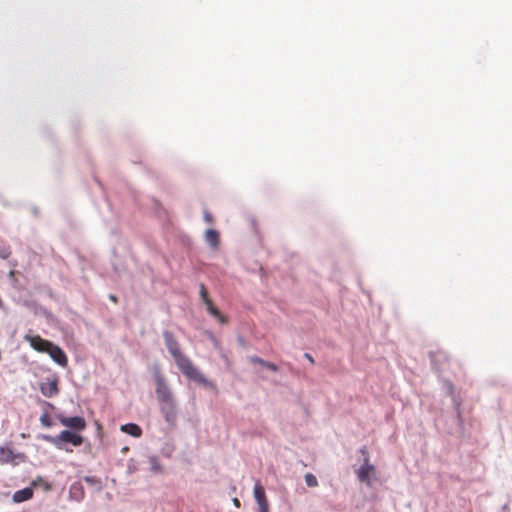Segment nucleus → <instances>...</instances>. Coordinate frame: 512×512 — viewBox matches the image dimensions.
<instances>
[{
	"label": "nucleus",
	"instance_id": "nucleus-1",
	"mask_svg": "<svg viewBox=\"0 0 512 512\" xmlns=\"http://www.w3.org/2000/svg\"><path fill=\"white\" fill-rule=\"evenodd\" d=\"M163 338L167 350L173 357L177 367L183 373V375L201 385L210 386L211 383L193 365L192 361L181 352L180 345L175 339L174 335L170 331H164Z\"/></svg>",
	"mask_w": 512,
	"mask_h": 512
},
{
	"label": "nucleus",
	"instance_id": "nucleus-2",
	"mask_svg": "<svg viewBox=\"0 0 512 512\" xmlns=\"http://www.w3.org/2000/svg\"><path fill=\"white\" fill-rule=\"evenodd\" d=\"M155 392L158 401L163 405L162 410L165 411L166 418L169 420V414L174 413L175 401L173 395L166 383V379L159 368L154 370Z\"/></svg>",
	"mask_w": 512,
	"mask_h": 512
},
{
	"label": "nucleus",
	"instance_id": "nucleus-3",
	"mask_svg": "<svg viewBox=\"0 0 512 512\" xmlns=\"http://www.w3.org/2000/svg\"><path fill=\"white\" fill-rule=\"evenodd\" d=\"M44 439L53 444L58 449H63V443H71L73 446H80L83 443V437L75 432L63 430L57 436H44Z\"/></svg>",
	"mask_w": 512,
	"mask_h": 512
},
{
	"label": "nucleus",
	"instance_id": "nucleus-4",
	"mask_svg": "<svg viewBox=\"0 0 512 512\" xmlns=\"http://www.w3.org/2000/svg\"><path fill=\"white\" fill-rule=\"evenodd\" d=\"M254 498L258 506V512H269V502L264 487L257 482L253 490Z\"/></svg>",
	"mask_w": 512,
	"mask_h": 512
},
{
	"label": "nucleus",
	"instance_id": "nucleus-5",
	"mask_svg": "<svg viewBox=\"0 0 512 512\" xmlns=\"http://www.w3.org/2000/svg\"><path fill=\"white\" fill-rule=\"evenodd\" d=\"M375 466L370 463L369 457L364 459V463L360 466V468L356 471L358 480L360 482L366 483L368 486L371 485L370 477L375 473Z\"/></svg>",
	"mask_w": 512,
	"mask_h": 512
},
{
	"label": "nucleus",
	"instance_id": "nucleus-6",
	"mask_svg": "<svg viewBox=\"0 0 512 512\" xmlns=\"http://www.w3.org/2000/svg\"><path fill=\"white\" fill-rule=\"evenodd\" d=\"M58 419L63 426L73 429L75 431H79V432L85 430L86 426H87L85 419L80 416H74V417L58 416Z\"/></svg>",
	"mask_w": 512,
	"mask_h": 512
},
{
	"label": "nucleus",
	"instance_id": "nucleus-7",
	"mask_svg": "<svg viewBox=\"0 0 512 512\" xmlns=\"http://www.w3.org/2000/svg\"><path fill=\"white\" fill-rule=\"evenodd\" d=\"M24 339L27 342H29L31 347L38 352L46 353V351H48L50 345L52 344V342H50L46 339H43L39 335L32 336V335L27 334L24 336Z\"/></svg>",
	"mask_w": 512,
	"mask_h": 512
},
{
	"label": "nucleus",
	"instance_id": "nucleus-8",
	"mask_svg": "<svg viewBox=\"0 0 512 512\" xmlns=\"http://www.w3.org/2000/svg\"><path fill=\"white\" fill-rule=\"evenodd\" d=\"M50 355V357L60 366L66 367L68 364V359L64 351L57 345L53 343L50 345L48 351H46Z\"/></svg>",
	"mask_w": 512,
	"mask_h": 512
},
{
	"label": "nucleus",
	"instance_id": "nucleus-9",
	"mask_svg": "<svg viewBox=\"0 0 512 512\" xmlns=\"http://www.w3.org/2000/svg\"><path fill=\"white\" fill-rule=\"evenodd\" d=\"M40 391L41 393L47 397L52 398L59 393L58 380L55 378L53 380H47L45 382L40 383Z\"/></svg>",
	"mask_w": 512,
	"mask_h": 512
},
{
	"label": "nucleus",
	"instance_id": "nucleus-10",
	"mask_svg": "<svg viewBox=\"0 0 512 512\" xmlns=\"http://www.w3.org/2000/svg\"><path fill=\"white\" fill-rule=\"evenodd\" d=\"M206 306L207 311L214 316L221 324H226L228 319L224 315L220 313V311L215 307L214 303L211 299L203 302Z\"/></svg>",
	"mask_w": 512,
	"mask_h": 512
},
{
	"label": "nucleus",
	"instance_id": "nucleus-11",
	"mask_svg": "<svg viewBox=\"0 0 512 512\" xmlns=\"http://www.w3.org/2000/svg\"><path fill=\"white\" fill-rule=\"evenodd\" d=\"M33 497V490L31 488H24L16 491L13 494V501L16 503H21L27 501Z\"/></svg>",
	"mask_w": 512,
	"mask_h": 512
},
{
	"label": "nucleus",
	"instance_id": "nucleus-12",
	"mask_svg": "<svg viewBox=\"0 0 512 512\" xmlns=\"http://www.w3.org/2000/svg\"><path fill=\"white\" fill-rule=\"evenodd\" d=\"M120 429L122 432L129 434L135 438H139L142 435L141 427L134 423H128V424L122 425Z\"/></svg>",
	"mask_w": 512,
	"mask_h": 512
},
{
	"label": "nucleus",
	"instance_id": "nucleus-13",
	"mask_svg": "<svg viewBox=\"0 0 512 512\" xmlns=\"http://www.w3.org/2000/svg\"><path fill=\"white\" fill-rule=\"evenodd\" d=\"M15 459L13 451L8 447H0V462L10 463Z\"/></svg>",
	"mask_w": 512,
	"mask_h": 512
},
{
	"label": "nucleus",
	"instance_id": "nucleus-14",
	"mask_svg": "<svg viewBox=\"0 0 512 512\" xmlns=\"http://www.w3.org/2000/svg\"><path fill=\"white\" fill-rule=\"evenodd\" d=\"M206 241L213 247L217 248L219 244V233L214 229H208L205 234Z\"/></svg>",
	"mask_w": 512,
	"mask_h": 512
},
{
	"label": "nucleus",
	"instance_id": "nucleus-15",
	"mask_svg": "<svg viewBox=\"0 0 512 512\" xmlns=\"http://www.w3.org/2000/svg\"><path fill=\"white\" fill-rule=\"evenodd\" d=\"M305 482H306V485L308 487H316V486H318L317 478L312 473H307L305 475Z\"/></svg>",
	"mask_w": 512,
	"mask_h": 512
},
{
	"label": "nucleus",
	"instance_id": "nucleus-16",
	"mask_svg": "<svg viewBox=\"0 0 512 512\" xmlns=\"http://www.w3.org/2000/svg\"><path fill=\"white\" fill-rule=\"evenodd\" d=\"M40 422L45 427H51L53 425L52 419L47 413L41 415Z\"/></svg>",
	"mask_w": 512,
	"mask_h": 512
},
{
	"label": "nucleus",
	"instance_id": "nucleus-17",
	"mask_svg": "<svg viewBox=\"0 0 512 512\" xmlns=\"http://www.w3.org/2000/svg\"><path fill=\"white\" fill-rule=\"evenodd\" d=\"M11 254L10 248L5 245L0 244V257L2 259H7Z\"/></svg>",
	"mask_w": 512,
	"mask_h": 512
},
{
	"label": "nucleus",
	"instance_id": "nucleus-18",
	"mask_svg": "<svg viewBox=\"0 0 512 512\" xmlns=\"http://www.w3.org/2000/svg\"><path fill=\"white\" fill-rule=\"evenodd\" d=\"M200 296L203 302L209 300L208 292L204 284L200 285Z\"/></svg>",
	"mask_w": 512,
	"mask_h": 512
},
{
	"label": "nucleus",
	"instance_id": "nucleus-19",
	"mask_svg": "<svg viewBox=\"0 0 512 512\" xmlns=\"http://www.w3.org/2000/svg\"><path fill=\"white\" fill-rule=\"evenodd\" d=\"M249 360H250V362H251V363H253V364H260V365H262V366H264V364H265V362H266L265 360H263L262 358L257 357V356H251V357L249 358Z\"/></svg>",
	"mask_w": 512,
	"mask_h": 512
},
{
	"label": "nucleus",
	"instance_id": "nucleus-20",
	"mask_svg": "<svg viewBox=\"0 0 512 512\" xmlns=\"http://www.w3.org/2000/svg\"><path fill=\"white\" fill-rule=\"evenodd\" d=\"M264 367L268 368L269 370H271V371H273V372L278 371V367H277V365H276V364H274V363H271V362H267V361H266V362H265V364H264Z\"/></svg>",
	"mask_w": 512,
	"mask_h": 512
},
{
	"label": "nucleus",
	"instance_id": "nucleus-21",
	"mask_svg": "<svg viewBox=\"0 0 512 512\" xmlns=\"http://www.w3.org/2000/svg\"><path fill=\"white\" fill-rule=\"evenodd\" d=\"M204 220L209 224L213 223V217L208 211L204 212Z\"/></svg>",
	"mask_w": 512,
	"mask_h": 512
},
{
	"label": "nucleus",
	"instance_id": "nucleus-22",
	"mask_svg": "<svg viewBox=\"0 0 512 512\" xmlns=\"http://www.w3.org/2000/svg\"><path fill=\"white\" fill-rule=\"evenodd\" d=\"M360 453L364 456V459H365L366 457H369L368 450H367V448H366V447L361 448V449H360Z\"/></svg>",
	"mask_w": 512,
	"mask_h": 512
},
{
	"label": "nucleus",
	"instance_id": "nucleus-23",
	"mask_svg": "<svg viewBox=\"0 0 512 512\" xmlns=\"http://www.w3.org/2000/svg\"><path fill=\"white\" fill-rule=\"evenodd\" d=\"M233 504L236 508H240L241 506V503H240V500L238 498H234L233 500Z\"/></svg>",
	"mask_w": 512,
	"mask_h": 512
},
{
	"label": "nucleus",
	"instance_id": "nucleus-24",
	"mask_svg": "<svg viewBox=\"0 0 512 512\" xmlns=\"http://www.w3.org/2000/svg\"><path fill=\"white\" fill-rule=\"evenodd\" d=\"M305 358H307V359H308V361H309L311 364H314V363H315V362H314L313 357H312L310 354L306 353V354H305Z\"/></svg>",
	"mask_w": 512,
	"mask_h": 512
},
{
	"label": "nucleus",
	"instance_id": "nucleus-25",
	"mask_svg": "<svg viewBox=\"0 0 512 512\" xmlns=\"http://www.w3.org/2000/svg\"><path fill=\"white\" fill-rule=\"evenodd\" d=\"M109 298H110V300H111V301H113V302H115V303L117 302V298H116V296H114V295H110V297H109Z\"/></svg>",
	"mask_w": 512,
	"mask_h": 512
}]
</instances>
